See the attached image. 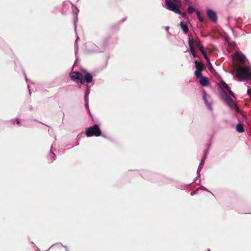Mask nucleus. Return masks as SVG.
<instances>
[{
    "label": "nucleus",
    "mask_w": 251,
    "mask_h": 251,
    "mask_svg": "<svg viewBox=\"0 0 251 251\" xmlns=\"http://www.w3.org/2000/svg\"><path fill=\"white\" fill-rule=\"evenodd\" d=\"M86 134L88 137L99 136L101 135V131L98 125H95L86 130Z\"/></svg>",
    "instance_id": "obj_4"
},
{
    "label": "nucleus",
    "mask_w": 251,
    "mask_h": 251,
    "mask_svg": "<svg viewBox=\"0 0 251 251\" xmlns=\"http://www.w3.org/2000/svg\"><path fill=\"white\" fill-rule=\"evenodd\" d=\"M189 46L190 52L194 57H196V53L194 50V46H197L198 49L201 50L203 54L204 58L206 60L207 62L210 64L209 59L207 57L205 51L204 50L203 47L200 44V41L198 39H189L188 41Z\"/></svg>",
    "instance_id": "obj_2"
},
{
    "label": "nucleus",
    "mask_w": 251,
    "mask_h": 251,
    "mask_svg": "<svg viewBox=\"0 0 251 251\" xmlns=\"http://www.w3.org/2000/svg\"><path fill=\"white\" fill-rule=\"evenodd\" d=\"M51 155L53 156L54 155V154L53 153H51Z\"/></svg>",
    "instance_id": "obj_24"
},
{
    "label": "nucleus",
    "mask_w": 251,
    "mask_h": 251,
    "mask_svg": "<svg viewBox=\"0 0 251 251\" xmlns=\"http://www.w3.org/2000/svg\"><path fill=\"white\" fill-rule=\"evenodd\" d=\"M204 158H203L201 162V165L203 161H204Z\"/></svg>",
    "instance_id": "obj_21"
},
{
    "label": "nucleus",
    "mask_w": 251,
    "mask_h": 251,
    "mask_svg": "<svg viewBox=\"0 0 251 251\" xmlns=\"http://www.w3.org/2000/svg\"><path fill=\"white\" fill-rule=\"evenodd\" d=\"M89 93H90V90H89V89H87L85 92V97H84L85 102H86V106L87 105V103H88L87 100H88V95H89Z\"/></svg>",
    "instance_id": "obj_16"
},
{
    "label": "nucleus",
    "mask_w": 251,
    "mask_h": 251,
    "mask_svg": "<svg viewBox=\"0 0 251 251\" xmlns=\"http://www.w3.org/2000/svg\"><path fill=\"white\" fill-rule=\"evenodd\" d=\"M201 71H202V70H196L195 72V75L197 77L200 78L202 76V75H201Z\"/></svg>",
    "instance_id": "obj_17"
},
{
    "label": "nucleus",
    "mask_w": 251,
    "mask_h": 251,
    "mask_svg": "<svg viewBox=\"0 0 251 251\" xmlns=\"http://www.w3.org/2000/svg\"><path fill=\"white\" fill-rule=\"evenodd\" d=\"M168 29H169V27H168V26H167V27H166V29L167 30H168Z\"/></svg>",
    "instance_id": "obj_22"
},
{
    "label": "nucleus",
    "mask_w": 251,
    "mask_h": 251,
    "mask_svg": "<svg viewBox=\"0 0 251 251\" xmlns=\"http://www.w3.org/2000/svg\"><path fill=\"white\" fill-rule=\"evenodd\" d=\"M200 83L202 86H206L208 84V81L206 77L202 76L200 78Z\"/></svg>",
    "instance_id": "obj_11"
},
{
    "label": "nucleus",
    "mask_w": 251,
    "mask_h": 251,
    "mask_svg": "<svg viewBox=\"0 0 251 251\" xmlns=\"http://www.w3.org/2000/svg\"><path fill=\"white\" fill-rule=\"evenodd\" d=\"M236 130L239 132H243L244 131V128L241 124H238L236 126Z\"/></svg>",
    "instance_id": "obj_14"
},
{
    "label": "nucleus",
    "mask_w": 251,
    "mask_h": 251,
    "mask_svg": "<svg viewBox=\"0 0 251 251\" xmlns=\"http://www.w3.org/2000/svg\"><path fill=\"white\" fill-rule=\"evenodd\" d=\"M208 17L213 22H216L217 18L215 12L211 9H207L206 11Z\"/></svg>",
    "instance_id": "obj_7"
},
{
    "label": "nucleus",
    "mask_w": 251,
    "mask_h": 251,
    "mask_svg": "<svg viewBox=\"0 0 251 251\" xmlns=\"http://www.w3.org/2000/svg\"><path fill=\"white\" fill-rule=\"evenodd\" d=\"M221 84L223 86H224L225 88H226L228 90L229 94L232 97H234V94L232 92L230 88L228 87V85L226 83H225V82L222 81H221Z\"/></svg>",
    "instance_id": "obj_9"
},
{
    "label": "nucleus",
    "mask_w": 251,
    "mask_h": 251,
    "mask_svg": "<svg viewBox=\"0 0 251 251\" xmlns=\"http://www.w3.org/2000/svg\"><path fill=\"white\" fill-rule=\"evenodd\" d=\"M71 78L73 80H78L80 84H82L84 82L82 75L77 72L72 73L71 75Z\"/></svg>",
    "instance_id": "obj_5"
},
{
    "label": "nucleus",
    "mask_w": 251,
    "mask_h": 251,
    "mask_svg": "<svg viewBox=\"0 0 251 251\" xmlns=\"http://www.w3.org/2000/svg\"><path fill=\"white\" fill-rule=\"evenodd\" d=\"M224 100H225V101L226 102V103L229 106H230L231 108L234 109L236 111H237V112L238 111V108L237 105H236V104L235 103L234 101L231 99L229 98L226 95H225V97H224Z\"/></svg>",
    "instance_id": "obj_6"
},
{
    "label": "nucleus",
    "mask_w": 251,
    "mask_h": 251,
    "mask_svg": "<svg viewBox=\"0 0 251 251\" xmlns=\"http://www.w3.org/2000/svg\"><path fill=\"white\" fill-rule=\"evenodd\" d=\"M246 60L245 56L241 52L236 51L233 56V64L236 70V76L241 81H245L251 78V67L250 66L240 67L239 63H244Z\"/></svg>",
    "instance_id": "obj_1"
},
{
    "label": "nucleus",
    "mask_w": 251,
    "mask_h": 251,
    "mask_svg": "<svg viewBox=\"0 0 251 251\" xmlns=\"http://www.w3.org/2000/svg\"><path fill=\"white\" fill-rule=\"evenodd\" d=\"M195 67L196 68V70H203V67L202 64L198 61L195 62Z\"/></svg>",
    "instance_id": "obj_12"
},
{
    "label": "nucleus",
    "mask_w": 251,
    "mask_h": 251,
    "mask_svg": "<svg viewBox=\"0 0 251 251\" xmlns=\"http://www.w3.org/2000/svg\"><path fill=\"white\" fill-rule=\"evenodd\" d=\"M196 11H197V10H196L192 6H189L188 8V12L191 14L192 13H193L194 12H196Z\"/></svg>",
    "instance_id": "obj_18"
},
{
    "label": "nucleus",
    "mask_w": 251,
    "mask_h": 251,
    "mask_svg": "<svg viewBox=\"0 0 251 251\" xmlns=\"http://www.w3.org/2000/svg\"><path fill=\"white\" fill-rule=\"evenodd\" d=\"M177 14H179V15H181V16H182L183 18H185V19H188V17H187V15H186V13H182V12L180 11V13H177Z\"/></svg>",
    "instance_id": "obj_19"
},
{
    "label": "nucleus",
    "mask_w": 251,
    "mask_h": 251,
    "mask_svg": "<svg viewBox=\"0 0 251 251\" xmlns=\"http://www.w3.org/2000/svg\"><path fill=\"white\" fill-rule=\"evenodd\" d=\"M196 13L198 17V20L200 22H202L203 21V18L201 15V13L199 11H196Z\"/></svg>",
    "instance_id": "obj_15"
},
{
    "label": "nucleus",
    "mask_w": 251,
    "mask_h": 251,
    "mask_svg": "<svg viewBox=\"0 0 251 251\" xmlns=\"http://www.w3.org/2000/svg\"><path fill=\"white\" fill-rule=\"evenodd\" d=\"M75 29L76 28V25H75Z\"/></svg>",
    "instance_id": "obj_23"
},
{
    "label": "nucleus",
    "mask_w": 251,
    "mask_h": 251,
    "mask_svg": "<svg viewBox=\"0 0 251 251\" xmlns=\"http://www.w3.org/2000/svg\"><path fill=\"white\" fill-rule=\"evenodd\" d=\"M248 94L249 95V96L251 97V89H249L248 90Z\"/></svg>",
    "instance_id": "obj_20"
},
{
    "label": "nucleus",
    "mask_w": 251,
    "mask_h": 251,
    "mask_svg": "<svg viewBox=\"0 0 251 251\" xmlns=\"http://www.w3.org/2000/svg\"><path fill=\"white\" fill-rule=\"evenodd\" d=\"M173 1L165 0V7L168 10L173 11L176 13H180V11L178 8L181 6L180 0H172Z\"/></svg>",
    "instance_id": "obj_3"
},
{
    "label": "nucleus",
    "mask_w": 251,
    "mask_h": 251,
    "mask_svg": "<svg viewBox=\"0 0 251 251\" xmlns=\"http://www.w3.org/2000/svg\"><path fill=\"white\" fill-rule=\"evenodd\" d=\"M180 25L181 29L185 33H187L188 28L186 25L184 24L183 22H180Z\"/></svg>",
    "instance_id": "obj_13"
},
{
    "label": "nucleus",
    "mask_w": 251,
    "mask_h": 251,
    "mask_svg": "<svg viewBox=\"0 0 251 251\" xmlns=\"http://www.w3.org/2000/svg\"><path fill=\"white\" fill-rule=\"evenodd\" d=\"M208 251H210L209 250Z\"/></svg>",
    "instance_id": "obj_25"
},
{
    "label": "nucleus",
    "mask_w": 251,
    "mask_h": 251,
    "mask_svg": "<svg viewBox=\"0 0 251 251\" xmlns=\"http://www.w3.org/2000/svg\"><path fill=\"white\" fill-rule=\"evenodd\" d=\"M92 78H93V76L91 74H89L88 73H86V74L85 75L84 79L86 82H87V83L91 82V81L92 80Z\"/></svg>",
    "instance_id": "obj_10"
},
{
    "label": "nucleus",
    "mask_w": 251,
    "mask_h": 251,
    "mask_svg": "<svg viewBox=\"0 0 251 251\" xmlns=\"http://www.w3.org/2000/svg\"><path fill=\"white\" fill-rule=\"evenodd\" d=\"M206 97H207L206 93L205 91H203L202 92V98H203V99L204 100V102H205L206 105H207V107L210 110H211L212 109V106H211L210 103H209L208 102V100H207Z\"/></svg>",
    "instance_id": "obj_8"
}]
</instances>
